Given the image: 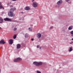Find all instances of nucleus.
Masks as SVG:
<instances>
[{
    "mask_svg": "<svg viewBox=\"0 0 73 73\" xmlns=\"http://www.w3.org/2000/svg\"><path fill=\"white\" fill-rule=\"evenodd\" d=\"M33 65H35L36 66L38 67L40 66H41L42 65V62H34L33 63Z\"/></svg>",
    "mask_w": 73,
    "mask_h": 73,
    "instance_id": "1",
    "label": "nucleus"
},
{
    "mask_svg": "<svg viewBox=\"0 0 73 73\" xmlns=\"http://www.w3.org/2000/svg\"><path fill=\"white\" fill-rule=\"evenodd\" d=\"M32 5L33 7L36 8L38 6V3L36 2H35L33 3Z\"/></svg>",
    "mask_w": 73,
    "mask_h": 73,
    "instance_id": "2",
    "label": "nucleus"
},
{
    "mask_svg": "<svg viewBox=\"0 0 73 73\" xmlns=\"http://www.w3.org/2000/svg\"><path fill=\"white\" fill-rule=\"evenodd\" d=\"M8 15H9V17H14V16H15L14 14H13V12L11 11H10L8 13Z\"/></svg>",
    "mask_w": 73,
    "mask_h": 73,
    "instance_id": "3",
    "label": "nucleus"
},
{
    "mask_svg": "<svg viewBox=\"0 0 73 73\" xmlns=\"http://www.w3.org/2000/svg\"><path fill=\"white\" fill-rule=\"evenodd\" d=\"M62 2H63L62 0H60L57 2V5H61V4H62Z\"/></svg>",
    "mask_w": 73,
    "mask_h": 73,
    "instance_id": "4",
    "label": "nucleus"
},
{
    "mask_svg": "<svg viewBox=\"0 0 73 73\" xmlns=\"http://www.w3.org/2000/svg\"><path fill=\"white\" fill-rule=\"evenodd\" d=\"M13 40L12 39H11L9 40V43L10 45H12V44H13Z\"/></svg>",
    "mask_w": 73,
    "mask_h": 73,
    "instance_id": "5",
    "label": "nucleus"
},
{
    "mask_svg": "<svg viewBox=\"0 0 73 73\" xmlns=\"http://www.w3.org/2000/svg\"><path fill=\"white\" fill-rule=\"evenodd\" d=\"M4 20L5 21H12V19H11L8 18H6L4 19Z\"/></svg>",
    "mask_w": 73,
    "mask_h": 73,
    "instance_id": "6",
    "label": "nucleus"
},
{
    "mask_svg": "<svg viewBox=\"0 0 73 73\" xmlns=\"http://www.w3.org/2000/svg\"><path fill=\"white\" fill-rule=\"evenodd\" d=\"M16 9L15 8H11V9L10 11L13 13L15 11V10H16Z\"/></svg>",
    "mask_w": 73,
    "mask_h": 73,
    "instance_id": "7",
    "label": "nucleus"
},
{
    "mask_svg": "<svg viewBox=\"0 0 73 73\" xmlns=\"http://www.w3.org/2000/svg\"><path fill=\"white\" fill-rule=\"evenodd\" d=\"M5 43V42H4V41L3 40H2L0 41V44H4Z\"/></svg>",
    "mask_w": 73,
    "mask_h": 73,
    "instance_id": "8",
    "label": "nucleus"
},
{
    "mask_svg": "<svg viewBox=\"0 0 73 73\" xmlns=\"http://www.w3.org/2000/svg\"><path fill=\"white\" fill-rule=\"evenodd\" d=\"M41 37V34L38 33L37 35V38H40Z\"/></svg>",
    "mask_w": 73,
    "mask_h": 73,
    "instance_id": "9",
    "label": "nucleus"
},
{
    "mask_svg": "<svg viewBox=\"0 0 73 73\" xmlns=\"http://www.w3.org/2000/svg\"><path fill=\"white\" fill-rule=\"evenodd\" d=\"M17 49H20L21 47V45L20 44H18L17 46Z\"/></svg>",
    "mask_w": 73,
    "mask_h": 73,
    "instance_id": "10",
    "label": "nucleus"
},
{
    "mask_svg": "<svg viewBox=\"0 0 73 73\" xmlns=\"http://www.w3.org/2000/svg\"><path fill=\"white\" fill-rule=\"evenodd\" d=\"M25 9L26 11H29L30 9V7L27 6L25 8Z\"/></svg>",
    "mask_w": 73,
    "mask_h": 73,
    "instance_id": "11",
    "label": "nucleus"
},
{
    "mask_svg": "<svg viewBox=\"0 0 73 73\" xmlns=\"http://www.w3.org/2000/svg\"><path fill=\"white\" fill-rule=\"evenodd\" d=\"M73 25H71L70 26H69L68 28V30H72L73 28Z\"/></svg>",
    "mask_w": 73,
    "mask_h": 73,
    "instance_id": "12",
    "label": "nucleus"
},
{
    "mask_svg": "<svg viewBox=\"0 0 73 73\" xmlns=\"http://www.w3.org/2000/svg\"><path fill=\"white\" fill-rule=\"evenodd\" d=\"M17 59L18 62H20V61H21L22 60V59L19 57L17 58Z\"/></svg>",
    "mask_w": 73,
    "mask_h": 73,
    "instance_id": "13",
    "label": "nucleus"
},
{
    "mask_svg": "<svg viewBox=\"0 0 73 73\" xmlns=\"http://www.w3.org/2000/svg\"><path fill=\"white\" fill-rule=\"evenodd\" d=\"M72 48H73V47H71L70 48V49H69L68 51L69 52H72V50H73V49H72Z\"/></svg>",
    "mask_w": 73,
    "mask_h": 73,
    "instance_id": "14",
    "label": "nucleus"
},
{
    "mask_svg": "<svg viewBox=\"0 0 73 73\" xmlns=\"http://www.w3.org/2000/svg\"><path fill=\"white\" fill-rule=\"evenodd\" d=\"M28 36H29V35L27 33L25 34V38H28Z\"/></svg>",
    "mask_w": 73,
    "mask_h": 73,
    "instance_id": "15",
    "label": "nucleus"
},
{
    "mask_svg": "<svg viewBox=\"0 0 73 73\" xmlns=\"http://www.w3.org/2000/svg\"><path fill=\"white\" fill-rule=\"evenodd\" d=\"M13 61H14V62H18V61L17 60V58L15 59Z\"/></svg>",
    "mask_w": 73,
    "mask_h": 73,
    "instance_id": "16",
    "label": "nucleus"
},
{
    "mask_svg": "<svg viewBox=\"0 0 73 73\" xmlns=\"http://www.w3.org/2000/svg\"><path fill=\"white\" fill-rule=\"evenodd\" d=\"M70 34L71 35V37H73V31H70Z\"/></svg>",
    "mask_w": 73,
    "mask_h": 73,
    "instance_id": "17",
    "label": "nucleus"
},
{
    "mask_svg": "<svg viewBox=\"0 0 73 73\" xmlns=\"http://www.w3.org/2000/svg\"><path fill=\"white\" fill-rule=\"evenodd\" d=\"M29 29L30 31H32V29L31 28L29 27Z\"/></svg>",
    "mask_w": 73,
    "mask_h": 73,
    "instance_id": "18",
    "label": "nucleus"
},
{
    "mask_svg": "<svg viewBox=\"0 0 73 73\" xmlns=\"http://www.w3.org/2000/svg\"><path fill=\"white\" fill-rule=\"evenodd\" d=\"M36 73H41V72H40V71L37 70L36 71Z\"/></svg>",
    "mask_w": 73,
    "mask_h": 73,
    "instance_id": "19",
    "label": "nucleus"
},
{
    "mask_svg": "<svg viewBox=\"0 0 73 73\" xmlns=\"http://www.w3.org/2000/svg\"><path fill=\"white\" fill-rule=\"evenodd\" d=\"M16 38V35H15L13 37V38L14 39H15V38Z\"/></svg>",
    "mask_w": 73,
    "mask_h": 73,
    "instance_id": "20",
    "label": "nucleus"
},
{
    "mask_svg": "<svg viewBox=\"0 0 73 73\" xmlns=\"http://www.w3.org/2000/svg\"><path fill=\"white\" fill-rule=\"evenodd\" d=\"M0 21H3V19L1 17H0Z\"/></svg>",
    "mask_w": 73,
    "mask_h": 73,
    "instance_id": "21",
    "label": "nucleus"
},
{
    "mask_svg": "<svg viewBox=\"0 0 73 73\" xmlns=\"http://www.w3.org/2000/svg\"><path fill=\"white\" fill-rule=\"evenodd\" d=\"M17 28H14V31H17Z\"/></svg>",
    "mask_w": 73,
    "mask_h": 73,
    "instance_id": "22",
    "label": "nucleus"
},
{
    "mask_svg": "<svg viewBox=\"0 0 73 73\" xmlns=\"http://www.w3.org/2000/svg\"><path fill=\"white\" fill-rule=\"evenodd\" d=\"M1 9V3L0 4V9Z\"/></svg>",
    "mask_w": 73,
    "mask_h": 73,
    "instance_id": "23",
    "label": "nucleus"
},
{
    "mask_svg": "<svg viewBox=\"0 0 73 73\" xmlns=\"http://www.w3.org/2000/svg\"><path fill=\"white\" fill-rule=\"evenodd\" d=\"M9 6L10 8H12L13 7V5H10Z\"/></svg>",
    "mask_w": 73,
    "mask_h": 73,
    "instance_id": "24",
    "label": "nucleus"
},
{
    "mask_svg": "<svg viewBox=\"0 0 73 73\" xmlns=\"http://www.w3.org/2000/svg\"><path fill=\"white\" fill-rule=\"evenodd\" d=\"M0 21V24H1V23H3V21Z\"/></svg>",
    "mask_w": 73,
    "mask_h": 73,
    "instance_id": "25",
    "label": "nucleus"
},
{
    "mask_svg": "<svg viewBox=\"0 0 73 73\" xmlns=\"http://www.w3.org/2000/svg\"><path fill=\"white\" fill-rule=\"evenodd\" d=\"M1 8L3 9H4V7L2 6V5H1Z\"/></svg>",
    "mask_w": 73,
    "mask_h": 73,
    "instance_id": "26",
    "label": "nucleus"
},
{
    "mask_svg": "<svg viewBox=\"0 0 73 73\" xmlns=\"http://www.w3.org/2000/svg\"><path fill=\"white\" fill-rule=\"evenodd\" d=\"M62 32L63 33H65L66 32L65 30H63Z\"/></svg>",
    "mask_w": 73,
    "mask_h": 73,
    "instance_id": "27",
    "label": "nucleus"
},
{
    "mask_svg": "<svg viewBox=\"0 0 73 73\" xmlns=\"http://www.w3.org/2000/svg\"><path fill=\"white\" fill-rule=\"evenodd\" d=\"M53 26H52L50 27V29H52L53 28Z\"/></svg>",
    "mask_w": 73,
    "mask_h": 73,
    "instance_id": "28",
    "label": "nucleus"
},
{
    "mask_svg": "<svg viewBox=\"0 0 73 73\" xmlns=\"http://www.w3.org/2000/svg\"><path fill=\"white\" fill-rule=\"evenodd\" d=\"M39 47H40V46H39V45H38V46H37V48H39Z\"/></svg>",
    "mask_w": 73,
    "mask_h": 73,
    "instance_id": "29",
    "label": "nucleus"
},
{
    "mask_svg": "<svg viewBox=\"0 0 73 73\" xmlns=\"http://www.w3.org/2000/svg\"><path fill=\"white\" fill-rule=\"evenodd\" d=\"M12 1H17V0H12Z\"/></svg>",
    "mask_w": 73,
    "mask_h": 73,
    "instance_id": "30",
    "label": "nucleus"
},
{
    "mask_svg": "<svg viewBox=\"0 0 73 73\" xmlns=\"http://www.w3.org/2000/svg\"><path fill=\"white\" fill-rule=\"evenodd\" d=\"M32 2H34V1H35V0H32Z\"/></svg>",
    "mask_w": 73,
    "mask_h": 73,
    "instance_id": "31",
    "label": "nucleus"
},
{
    "mask_svg": "<svg viewBox=\"0 0 73 73\" xmlns=\"http://www.w3.org/2000/svg\"><path fill=\"white\" fill-rule=\"evenodd\" d=\"M31 41H33V38H32L31 39Z\"/></svg>",
    "mask_w": 73,
    "mask_h": 73,
    "instance_id": "32",
    "label": "nucleus"
},
{
    "mask_svg": "<svg viewBox=\"0 0 73 73\" xmlns=\"http://www.w3.org/2000/svg\"><path fill=\"white\" fill-rule=\"evenodd\" d=\"M7 5H9V3H8L7 4Z\"/></svg>",
    "mask_w": 73,
    "mask_h": 73,
    "instance_id": "33",
    "label": "nucleus"
},
{
    "mask_svg": "<svg viewBox=\"0 0 73 73\" xmlns=\"http://www.w3.org/2000/svg\"><path fill=\"white\" fill-rule=\"evenodd\" d=\"M39 49H41V47H40L39 48Z\"/></svg>",
    "mask_w": 73,
    "mask_h": 73,
    "instance_id": "34",
    "label": "nucleus"
},
{
    "mask_svg": "<svg viewBox=\"0 0 73 73\" xmlns=\"http://www.w3.org/2000/svg\"><path fill=\"white\" fill-rule=\"evenodd\" d=\"M66 1L68 2V1H69V0H66Z\"/></svg>",
    "mask_w": 73,
    "mask_h": 73,
    "instance_id": "35",
    "label": "nucleus"
},
{
    "mask_svg": "<svg viewBox=\"0 0 73 73\" xmlns=\"http://www.w3.org/2000/svg\"><path fill=\"white\" fill-rule=\"evenodd\" d=\"M0 73H1V69H0Z\"/></svg>",
    "mask_w": 73,
    "mask_h": 73,
    "instance_id": "36",
    "label": "nucleus"
},
{
    "mask_svg": "<svg viewBox=\"0 0 73 73\" xmlns=\"http://www.w3.org/2000/svg\"><path fill=\"white\" fill-rule=\"evenodd\" d=\"M72 41H73V38L72 39Z\"/></svg>",
    "mask_w": 73,
    "mask_h": 73,
    "instance_id": "37",
    "label": "nucleus"
},
{
    "mask_svg": "<svg viewBox=\"0 0 73 73\" xmlns=\"http://www.w3.org/2000/svg\"><path fill=\"white\" fill-rule=\"evenodd\" d=\"M0 29H1V27H0Z\"/></svg>",
    "mask_w": 73,
    "mask_h": 73,
    "instance_id": "38",
    "label": "nucleus"
},
{
    "mask_svg": "<svg viewBox=\"0 0 73 73\" xmlns=\"http://www.w3.org/2000/svg\"><path fill=\"white\" fill-rule=\"evenodd\" d=\"M56 7H57V6H56Z\"/></svg>",
    "mask_w": 73,
    "mask_h": 73,
    "instance_id": "39",
    "label": "nucleus"
},
{
    "mask_svg": "<svg viewBox=\"0 0 73 73\" xmlns=\"http://www.w3.org/2000/svg\"><path fill=\"white\" fill-rule=\"evenodd\" d=\"M0 4H1V3L0 2Z\"/></svg>",
    "mask_w": 73,
    "mask_h": 73,
    "instance_id": "40",
    "label": "nucleus"
}]
</instances>
